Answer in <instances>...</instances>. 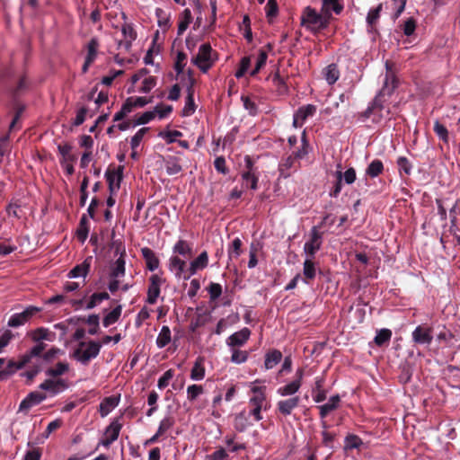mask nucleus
I'll use <instances>...</instances> for the list:
<instances>
[{
	"mask_svg": "<svg viewBox=\"0 0 460 460\" xmlns=\"http://www.w3.org/2000/svg\"><path fill=\"white\" fill-rule=\"evenodd\" d=\"M413 342L420 345H429L432 342V330L422 325L417 326L411 333Z\"/></svg>",
	"mask_w": 460,
	"mask_h": 460,
	"instance_id": "18",
	"label": "nucleus"
},
{
	"mask_svg": "<svg viewBox=\"0 0 460 460\" xmlns=\"http://www.w3.org/2000/svg\"><path fill=\"white\" fill-rule=\"evenodd\" d=\"M301 385L298 380H293L277 389V394L282 397L296 396V394L299 391Z\"/></svg>",
	"mask_w": 460,
	"mask_h": 460,
	"instance_id": "30",
	"label": "nucleus"
},
{
	"mask_svg": "<svg viewBox=\"0 0 460 460\" xmlns=\"http://www.w3.org/2000/svg\"><path fill=\"white\" fill-rule=\"evenodd\" d=\"M41 358L38 361L36 358H32V360L29 364H32V367L31 369L25 371L22 376L26 377L28 380H32L37 374L40 371V361ZM30 365H27L26 367H29Z\"/></svg>",
	"mask_w": 460,
	"mask_h": 460,
	"instance_id": "52",
	"label": "nucleus"
},
{
	"mask_svg": "<svg viewBox=\"0 0 460 460\" xmlns=\"http://www.w3.org/2000/svg\"><path fill=\"white\" fill-rule=\"evenodd\" d=\"M102 349V343L95 341H83L78 343L73 352L74 358L82 365H87L97 358Z\"/></svg>",
	"mask_w": 460,
	"mask_h": 460,
	"instance_id": "4",
	"label": "nucleus"
},
{
	"mask_svg": "<svg viewBox=\"0 0 460 460\" xmlns=\"http://www.w3.org/2000/svg\"><path fill=\"white\" fill-rule=\"evenodd\" d=\"M46 399V394L40 392H31L21 402L19 405V411H27L31 407L40 404Z\"/></svg>",
	"mask_w": 460,
	"mask_h": 460,
	"instance_id": "22",
	"label": "nucleus"
},
{
	"mask_svg": "<svg viewBox=\"0 0 460 460\" xmlns=\"http://www.w3.org/2000/svg\"><path fill=\"white\" fill-rule=\"evenodd\" d=\"M434 132L437 136L444 142L448 141V131L447 128L441 124L438 120H436L433 127Z\"/></svg>",
	"mask_w": 460,
	"mask_h": 460,
	"instance_id": "59",
	"label": "nucleus"
},
{
	"mask_svg": "<svg viewBox=\"0 0 460 460\" xmlns=\"http://www.w3.org/2000/svg\"><path fill=\"white\" fill-rule=\"evenodd\" d=\"M282 359V353L278 349H273L265 355L264 366L266 369H271Z\"/></svg>",
	"mask_w": 460,
	"mask_h": 460,
	"instance_id": "37",
	"label": "nucleus"
},
{
	"mask_svg": "<svg viewBox=\"0 0 460 460\" xmlns=\"http://www.w3.org/2000/svg\"><path fill=\"white\" fill-rule=\"evenodd\" d=\"M164 279L158 274H153L149 278V285L147 288L146 302L149 305H155L161 293V286L164 284Z\"/></svg>",
	"mask_w": 460,
	"mask_h": 460,
	"instance_id": "14",
	"label": "nucleus"
},
{
	"mask_svg": "<svg viewBox=\"0 0 460 460\" xmlns=\"http://www.w3.org/2000/svg\"><path fill=\"white\" fill-rule=\"evenodd\" d=\"M251 336V331L244 327L242 330L234 332L226 339V345L229 349H237L243 346Z\"/></svg>",
	"mask_w": 460,
	"mask_h": 460,
	"instance_id": "17",
	"label": "nucleus"
},
{
	"mask_svg": "<svg viewBox=\"0 0 460 460\" xmlns=\"http://www.w3.org/2000/svg\"><path fill=\"white\" fill-rule=\"evenodd\" d=\"M99 40L97 38H92L91 40L87 44V54L85 58L89 61H94L97 57V52L99 49Z\"/></svg>",
	"mask_w": 460,
	"mask_h": 460,
	"instance_id": "44",
	"label": "nucleus"
},
{
	"mask_svg": "<svg viewBox=\"0 0 460 460\" xmlns=\"http://www.w3.org/2000/svg\"><path fill=\"white\" fill-rule=\"evenodd\" d=\"M148 129V128H142L138 129L136 132V134L131 137L130 146L132 150H136L139 146L141 141L143 140L145 135L147 133Z\"/></svg>",
	"mask_w": 460,
	"mask_h": 460,
	"instance_id": "53",
	"label": "nucleus"
},
{
	"mask_svg": "<svg viewBox=\"0 0 460 460\" xmlns=\"http://www.w3.org/2000/svg\"><path fill=\"white\" fill-rule=\"evenodd\" d=\"M388 114L389 111L384 106L381 97L376 95L367 110L360 113L359 120L366 122L368 119H371L374 123H379L386 119Z\"/></svg>",
	"mask_w": 460,
	"mask_h": 460,
	"instance_id": "6",
	"label": "nucleus"
},
{
	"mask_svg": "<svg viewBox=\"0 0 460 460\" xmlns=\"http://www.w3.org/2000/svg\"><path fill=\"white\" fill-rule=\"evenodd\" d=\"M58 153L61 155L59 163L66 174L72 175L75 172L73 163L76 160V156L71 154L72 146L69 144L58 145Z\"/></svg>",
	"mask_w": 460,
	"mask_h": 460,
	"instance_id": "13",
	"label": "nucleus"
},
{
	"mask_svg": "<svg viewBox=\"0 0 460 460\" xmlns=\"http://www.w3.org/2000/svg\"><path fill=\"white\" fill-rule=\"evenodd\" d=\"M206 374L205 367L203 365V358H198L190 370V379L193 381H201L204 379Z\"/></svg>",
	"mask_w": 460,
	"mask_h": 460,
	"instance_id": "33",
	"label": "nucleus"
},
{
	"mask_svg": "<svg viewBox=\"0 0 460 460\" xmlns=\"http://www.w3.org/2000/svg\"><path fill=\"white\" fill-rule=\"evenodd\" d=\"M119 404V399L114 396L104 398L99 406V411L102 417H106Z\"/></svg>",
	"mask_w": 460,
	"mask_h": 460,
	"instance_id": "31",
	"label": "nucleus"
},
{
	"mask_svg": "<svg viewBox=\"0 0 460 460\" xmlns=\"http://www.w3.org/2000/svg\"><path fill=\"white\" fill-rule=\"evenodd\" d=\"M122 167L118 170L107 171L105 173L106 180L109 185L111 194H116L119 190L120 182L122 181Z\"/></svg>",
	"mask_w": 460,
	"mask_h": 460,
	"instance_id": "24",
	"label": "nucleus"
},
{
	"mask_svg": "<svg viewBox=\"0 0 460 460\" xmlns=\"http://www.w3.org/2000/svg\"><path fill=\"white\" fill-rule=\"evenodd\" d=\"M322 12L331 20L332 13L340 14L343 10L341 0H322Z\"/></svg>",
	"mask_w": 460,
	"mask_h": 460,
	"instance_id": "26",
	"label": "nucleus"
},
{
	"mask_svg": "<svg viewBox=\"0 0 460 460\" xmlns=\"http://www.w3.org/2000/svg\"><path fill=\"white\" fill-rule=\"evenodd\" d=\"M33 341L37 342L27 353L22 355L18 361L12 363L17 369L25 367L32 360L36 358L38 361L40 359V355L46 348V344L43 341H52L55 338V333L50 332L49 329L40 327L34 330L31 334Z\"/></svg>",
	"mask_w": 460,
	"mask_h": 460,
	"instance_id": "2",
	"label": "nucleus"
},
{
	"mask_svg": "<svg viewBox=\"0 0 460 460\" xmlns=\"http://www.w3.org/2000/svg\"><path fill=\"white\" fill-rule=\"evenodd\" d=\"M384 171L383 162L379 159H374L367 167L365 171L366 176L376 178Z\"/></svg>",
	"mask_w": 460,
	"mask_h": 460,
	"instance_id": "38",
	"label": "nucleus"
},
{
	"mask_svg": "<svg viewBox=\"0 0 460 460\" xmlns=\"http://www.w3.org/2000/svg\"><path fill=\"white\" fill-rule=\"evenodd\" d=\"M265 387L257 386L254 384L251 386L252 395L249 399V405L252 407L250 415L254 418V420L260 421L262 420L261 410H267Z\"/></svg>",
	"mask_w": 460,
	"mask_h": 460,
	"instance_id": "5",
	"label": "nucleus"
},
{
	"mask_svg": "<svg viewBox=\"0 0 460 460\" xmlns=\"http://www.w3.org/2000/svg\"><path fill=\"white\" fill-rule=\"evenodd\" d=\"M133 104H132V98H128L125 103H123L121 109L115 113L113 117L114 121H119L122 119H124L128 114H129L132 111Z\"/></svg>",
	"mask_w": 460,
	"mask_h": 460,
	"instance_id": "45",
	"label": "nucleus"
},
{
	"mask_svg": "<svg viewBox=\"0 0 460 460\" xmlns=\"http://www.w3.org/2000/svg\"><path fill=\"white\" fill-rule=\"evenodd\" d=\"M362 444V439L356 435H349L345 438V448L347 449L359 448Z\"/></svg>",
	"mask_w": 460,
	"mask_h": 460,
	"instance_id": "58",
	"label": "nucleus"
},
{
	"mask_svg": "<svg viewBox=\"0 0 460 460\" xmlns=\"http://www.w3.org/2000/svg\"><path fill=\"white\" fill-rule=\"evenodd\" d=\"M209 298L211 301H215L222 295V287L218 283L211 282L208 288Z\"/></svg>",
	"mask_w": 460,
	"mask_h": 460,
	"instance_id": "64",
	"label": "nucleus"
},
{
	"mask_svg": "<svg viewBox=\"0 0 460 460\" xmlns=\"http://www.w3.org/2000/svg\"><path fill=\"white\" fill-rule=\"evenodd\" d=\"M203 394L204 389L200 385H190L187 387V399L191 402Z\"/></svg>",
	"mask_w": 460,
	"mask_h": 460,
	"instance_id": "47",
	"label": "nucleus"
},
{
	"mask_svg": "<svg viewBox=\"0 0 460 460\" xmlns=\"http://www.w3.org/2000/svg\"><path fill=\"white\" fill-rule=\"evenodd\" d=\"M120 429V423L118 421H112L106 428L105 432L103 434V438L99 442V445L106 448L110 447V446L118 439Z\"/></svg>",
	"mask_w": 460,
	"mask_h": 460,
	"instance_id": "16",
	"label": "nucleus"
},
{
	"mask_svg": "<svg viewBox=\"0 0 460 460\" xmlns=\"http://www.w3.org/2000/svg\"><path fill=\"white\" fill-rule=\"evenodd\" d=\"M301 402L299 396H292L277 402V410L283 416H288L296 409Z\"/></svg>",
	"mask_w": 460,
	"mask_h": 460,
	"instance_id": "19",
	"label": "nucleus"
},
{
	"mask_svg": "<svg viewBox=\"0 0 460 460\" xmlns=\"http://www.w3.org/2000/svg\"><path fill=\"white\" fill-rule=\"evenodd\" d=\"M187 64V55L182 51H178L174 64V70L177 74H181L184 71Z\"/></svg>",
	"mask_w": 460,
	"mask_h": 460,
	"instance_id": "54",
	"label": "nucleus"
},
{
	"mask_svg": "<svg viewBox=\"0 0 460 460\" xmlns=\"http://www.w3.org/2000/svg\"><path fill=\"white\" fill-rule=\"evenodd\" d=\"M241 246L242 241L240 238L236 237L233 240L231 245L228 248V256L232 259H236L241 254Z\"/></svg>",
	"mask_w": 460,
	"mask_h": 460,
	"instance_id": "50",
	"label": "nucleus"
},
{
	"mask_svg": "<svg viewBox=\"0 0 460 460\" xmlns=\"http://www.w3.org/2000/svg\"><path fill=\"white\" fill-rule=\"evenodd\" d=\"M110 296L107 292L93 293L85 304L84 309L91 310L99 305L102 301L108 300Z\"/></svg>",
	"mask_w": 460,
	"mask_h": 460,
	"instance_id": "36",
	"label": "nucleus"
},
{
	"mask_svg": "<svg viewBox=\"0 0 460 460\" xmlns=\"http://www.w3.org/2000/svg\"><path fill=\"white\" fill-rule=\"evenodd\" d=\"M125 265L124 253L121 252L120 256L111 265L108 288L111 293H115L119 288L120 279L124 278L126 273Z\"/></svg>",
	"mask_w": 460,
	"mask_h": 460,
	"instance_id": "7",
	"label": "nucleus"
},
{
	"mask_svg": "<svg viewBox=\"0 0 460 460\" xmlns=\"http://www.w3.org/2000/svg\"><path fill=\"white\" fill-rule=\"evenodd\" d=\"M244 161L245 170L241 173L243 186L256 190L258 189L260 172L258 169L253 166L250 156H245Z\"/></svg>",
	"mask_w": 460,
	"mask_h": 460,
	"instance_id": "8",
	"label": "nucleus"
},
{
	"mask_svg": "<svg viewBox=\"0 0 460 460\" xmlns=\"http://www.w3.org/2000/svg\"><path fill=\"white\" fill-rule=\"evenodd\" d=\"M141 253L143 258L145 259L146 268L150 271H155L159 268L160 261L155 252L148 247H145L141 249Z\"/></svg>",
	"mask_w": 460,
	"mask_h": 460,
	"instance_id": "28",
	"label": "nucleus"
},
{
	"mask_svg": "<svg viewBox=\"0 0 460 460\" xmlns=\"http://www.w3.org/2000/svg\"><path fill=\"white\" fill-rule=\"evenodd\" d=\"M381 10H382V4H380L376 7L371 8L368 11L367 15V22L369 26L374 25L377 22V20L380 17Z\"/></svg>",
	"mask_w": 460,
	"mask_h": 460,
	"instance_id": "57",
	"label": "nucleus"
},
{
	"mask_svg": "<svg viewBox=\"0 0 460 460\" xmlns=\"http://www.w3.org/2000/svg\"><path fill=\"white\" fill-rule=\"evenodd\" d=\"M172 256L190 258L193 254L192 246L186 240H178L172 247Z\"/></svg>",
	"mask_w": 460,
	"mask_h": 460,
	"instance_id": "27",
	"label": "nucleus"
},
{
	"mask_svg": "<svg viewBox=\"0 0 460 460\" xmlns=\"http://www.w3.org/2000/svg\"><path fill=\"white\" fill-rule=\"evenodd\" d=\"M208 254L203 251L192 260L189 265L181 257L171 256L168 261V270L173 274L175 279L179 280H188L199 271L203 270L208 265Z\"/></svg>",
	"mask_w": 460,
	"mask_h": 460,
	"instance_id": "1",
	"label": "nucleus"
},
{
	"mask_svg": "<svg viewBox=\"0 0 460 460\" xmlns=\"http://www.w3.org/2000/svg\"><path fill=\"white\" fill-rule=\"evenodd\" d=\"M122 312V306L120 305H117L111 312H109L102 320V324L104 327H109L111 324H114L120 317Z\"/></svg>",
	"mask_w": 460,
	"mask_h": 460,
	"instance_id": "41",
	"label": "nucleus"
},
{
	"mask_svg": "<svg viewBox=\"0 0 460 460\" xmlns=\"http://www.w3.org/2000/svg\"><path fill=\"white\" fill-rule=\"evenodd\" d=\"M386 68L388 69V64L386 63ZM396 87V80L394 75L389 72L388 70L385 73V79H384V85L382 89L380 90L377 96L383 97L385 95H391V93L394 92V90Z\"/></svg>",
	"mask_w": 460,
	"mask_h": 460,
	"instance_id": "29",
	"label": "nucleus"
},
{
	"mask_svg": "<svg viewBox=\"0 0 460 460\" xmlns=\"http://www.w3.org/2000/svg\"><path fill=\"white\" fill-rule=\"evenodd\" d=\"M299 167L297 159L290 155L283 159L279 164V176L288 178L291 175L292 172H295Z\"/></svg>",
	"mask_w": 460,
	"mask_h": 460,
	"instance_id": "20",
	"label": "nucleus"
},
{
	"mask_svg": "<svg viewBox=\"0 0 460 460\" xmlns=\"http://www.w3.org/2000/svg\"><path fill=\"white\" fill-rule=\"evenodd\" d=\"M231 351V362L240 365L247 361L249 352L238 349H229Z\"/></svg>",
	"mask_w": 460,
	"mask_h": 460,
	"instance_id": "43",
	"label": "nucleus"
},
{
	"mask_svg": "<svg viewBox=\"0 0 460 460\" xmlns=\"http://www.w3.org/2000/svg\"><path fill=\"white\" fill-rule=\"evenodd\" d=\"M316 112V107L313 104H307L300 107L294 114L293 124L295 127H301L305 119L312 117Z\"/></svg>",
	"mask_w": 460,
	"mask_h": 460,
	"instance_id": "25",
	"label": "nucleus"
},
{
	"mask_svg": "<svg viewBox=\"0 0 460 460\" xmlns=\"http://www.w3.org/2000/svg\"><path fill=\"white\" fill-rule=\"evenodd\" d=\"M69 370V364L64 361L58 362L54 367L46 369L45 374L49 377L59 378Z\"/></svg>",
	"mask_w": 460,
	"mask_h": 460,
	"instance_id": "32",
	"label": "nucleus"
},
{
	"mask_svg": "<svg viewBox=\"0 0 460 460\" xmlns=\"http://www.w3.org/2000/svg\"><path fill=\"white\" fill-rule=\"evenodd\" d=\"M86 323L91 326L88 330V333L95 335L99 332L100 317L98 314H90L86 319Z\"/></svg>",
	"mask_w": 460,
	"mask_h": 460,
	"instance_id": "55",
	"label": "nucleus"
},
{
	"mask_svg": "<svg viewBox=\"0 0 460 460\" xmlns=\"http://www.w3.org/2000/svg\"><path fill=\"white\" fill-rule=\"evenodd\" d=\"M93 257H86L83 262L75 265L68 273V279H78V278H85L91 269V265L93 262Z\"/></svg>",
	"mask_w": 460,
	"mask_h": 460,
	"instance_id": "23",
	"label": "nucleus"
},
{
	"mask_svg": "<svg viewBox=\"0 0 460 460\" xmlns=\"http://www.w3.org/2000/svg\"><path fill=\"white\" fill-rule=\"evenodd\" d=\"M174 425V420L172 416L167 415L162 419L158 427V433L164 434Z\"/></svg>",
	"mask_w": 460,
	"mask_h": 460,
	"instance_id": "63",
	"label": "nucleus"
},
{
	"mask_svg": "<svg viewBox=\"0 0 460 460\" xmlns=\"http://www.w3.org/2000/svg\"><path fill=\"white\" fill-rule=\"evenodd\" d=\"M121 33L123 40L118 41V49L128 52L132 47V42L137 39V32L131 23L124 22Z\"/></svg>",
	"mask_w": 460,
	"mask_h": 460,
	"instance_id": "15",
	"label": "nucleus"
},
{
	"mask_svg": "<svg viewBox=\"0 0 460 460\" xmlns=\"http://www.w3.org/2000/svg\"><path fill=\"white\" fill-rule=\"evenodd\" d=\"M164 167L168 175H174L181 172V160L176 156H170L164 162Z\"/></svg>",
	"mask_w": 460,
	"mask_h": 460,
	"instance_id": "34",
	"label": "nucleus"
},
{
	"mask_svg": "<svg viewBox=\"0 0 460 460\" xmlns=\"http://www.w3.org/2000/svg\"><path fill=\"white\" fill-rule=\"evenodd\" d=\"M330 20L321 11L318 13L311 6H306L301 15V24L314 33H317L329 26Z\"/></svg>",
	"mask_w": 460,
	"mask_h": 460,
	"instance_id": "3",
	"label": "nucleus"
},
{
	"mask_svg": "<svg viewBox=\"0 0 460 460\" xmlns=\"http://www.w3.org/2000/svg\"><path fill=\"white\" fill-rule=\"evenodd\" d=\"M251 66V57H243L240 61V66L235 72L234 75L236 78L243 77L245 73L249 70Z\"/></svg>",
	"mask_w": 460,
	"mask_h": 460,
	"instance_id": "61",
	"label": "nucleus"
},
{
	"mask_svg": "<svg viewBox=\"0 0 460 460\" xmlns=\"http://www.w3.org/2000/svg\"><path fill=\"white\" fill-rule=\"evenodd\" d=\"M68 386V382L66 379L49 377L42 382L39 387L48 392L50 396H55L66 391Z\"/></svg>",
	"mask_w": 460,
	"mask_h": 460,
	"instance_id": "12",
	"label": "nucleus"
},
{
	"mask_svg": "<svg viewBox=\"0 0 460 460\" xmlns=\"http://www.w3.org/2000/svg\"><path fill=\"white\" fill-rule=\"evenodd\" d=\"M397 166L399 170V173L402 175V173L406 175H410L412 170L411 163L405 156H400L397 159Z\"/></svg>",
	"mask_w": 460,
	"mask_h": 460,
	"instance_id": "46",
	"label": "nucleus"
},
{
	"mask_svg": "<svg viewBox=\"0 0 460 460\" xmlns=\"http://www.w3.org/2000/svg\"><path fill=\"white\" fill-rule=\"evenodd\" d=\"M172 111V107L171 105H164L158 104L153 110L155 112V118L158 117L159 119L166 118Z\"/></svg>",
	"mask_w": 460,
	"mask_h": 460,
	"instance_id": "60",
	"label": "nucleus"
},
{
	"mask_svg": "<svg viewBox=\"0 0 460 460\" xmlns=\"http://www.w3.org/2000/svg\"><path fill=\"white\" fill-rule=\"evenodd\" d=\"M171 330L168 326L164 325L161 328L160 332L158 333V336L156 338V346L159 349H163L171 342Z\"/></svg>",
	"mask_w": 460,
	"mask_h": 460,
	"instance_id": "40",
	"label": "nucleus"
},
{
	"mask_svg": "<svg viewBox=\"0 0 460 460\" xmlns=\"http://www.w3.org/2000/svg\"><path fill=\"white\" fill-rule=\"evenodd\" d=\"M234 426V429L239 432H243L247 429L249 424L243 412H241L235 416Z\"/></svg>",
	"mask_w": 460,
	"mask_h": 460,
	"instance_id": "62",
	"label": "nucleus"
},
{
	"mask_svg": "<svg viewBox=\"0 0 460 460\" xmlns=\"http://www.w3.org/2000/svg\"><path fill=\"white\" fill-rule=\"evenodd\" d=\"M323 74L324 78L329 84H335L340 77V72L338 66L335 64H331L327 66L324 69Z\"/></svg>",
	"mask_w": 460,
	"mask_h": 460,
	"instance_id": "42",
	"label": "nucleus"
},
{
	"mask_svg": "<svg viewBox=\"0 0 460 460\" xmlns=\"http://www.w3.org/2000/svg\"><path fill=\"white\" fill-rule=\"evenodd\" d=\"M391 337L392 332L389 329H381L376 332L374 341L377 346H382L389 341Z\"/></svg>",
	"mask_w": 460,
	"mask_h": 460,
	"instance_id": "49",
	"label": "nucleus"
},
{
	"mask_svg": "<svg viewBox=\"0 0 460 460\" xmlns=\"http://www.w3.org/2000/svg\"><path fill=\"white\" fill-rule=\"evenodd\" d=\"M314 258L305 257V260L304 261L303 274H304L305 279H306L312 280L316 276L317 269H316L315 263L314 262Z\"/></svg>",
	"mask_w": 460,
	"mask_h": 460,
	"instance_id": "39",
	"label": "nucleus"
},
{
	"mask_svg": "<svg viewBox=\"0 0 460 460\" xmlns=\"http://www.w3.org/2000/svg\"><path fill=\"white\" fill-rule=\"evenodd\" d=\"M268 58V54L265 50L260 49L259 55L256 59L255 67L251 71V75H255L265 66Z\"/></svg>",
	"mask_w": 460,
	"mask_h": 460,
	"instance_id": "48",
	"label": "nucleus"
},
{
	"mask_svg": "<svg viewBox=\"0 0 460 460\" xmlns=\"http://www.w3.org/2000/svg\"><path fill=\"white\" fill-rule=\"evenodd\" d=\"M196 107L192 93L189 92L185 100V104L182 109L183 116H190L195 112Z\"/></svg>",
	"mask_w": 460,
	"mask_h": 460,
	"instance_id": "51",
	"label": "nucleus"
},
{
	"mask_svg": "<svg viewBox=\"0 0 460 460\" xmlns=\"http://www.w3.org/2000/svg\"><path fill=\"white\" fill-rule=\"evenodd\" d=\"M192 63L196 65L203 73L213 66L214 58L212 57V49L208 43H204L199 48L196 57L192 58Z\"/></svg>",
	"mask_w": 460,
	"mask_h": 460,
	"instance_id": "9",
	"label": "nucleus"
},
{
	"mask_svg": "<svg viewBox=\"0 0 460 460\" xmlns=\"http://www.w3.org/2000/svg\"><path fill=\"white\" fill-rule=\"evenodd\" d=\"M339 170L336 171V178L337 180H341L346 184L350 185L355 182L357 175L356 171L353 167H349L344 172H342L340 168L341 164L338 165Z\"/></svg>",
	"mask_w": 460,
	"mask_h": 460,
	"instance_id": "35",
	"label": "nucleus"
},
{
	"mask_svg": "<svg viewBox=\"0 0 460 460\" xmlns=\"http://www.w3.org/2000/svg\"><path fill=\"white\" fill-rule=\"evenodd\" d=\"M41 308L35 305L27 306L22 312L13 314L8 320V326L17 328L30 322L32 317L41 312Z\"/></svg>",
	"mask_w": 460,
	"mask_h": 460,
	"instance_id": "11",
	"label": "nucleus"
},
{
	"mask_svg": "<svg viewBox=\"0 0 460 460\" xmlns=\"http://www.w3.org/2000/svg\"><path fill=\"white\" fill-rule=\"evenodd\" d=\"M340 402L341 397L338 394H335L331 396L326 403L318 406L321 419L323 420L331 411L338 409ZM322 427L324 429H327L328 426L326 421L322 420Z\"/></svg>",
	"mask_w": 460,
	"mask_h": 460,
	"instance_id": "21",
	"label": "nucleus"
},
{
	"mask_svg": "<svg viewBox=\"0 0 460 460\" xmlns=\"http://www.w3.org/2000/svg\"><path fill=\"white\" fill-rule=\"evenodd\" d=\"M173 376H174V371L172 369L166 370L163 374V376L158 379L157 387L160 390L164 389L165 387H167L169 385V383L173 378Z\"/></svg>",
	"mask_w": 460,
	"mask_h": 460,
	"instance_id": "56",
	"label": "nucleus"
},
{
	"mask_svg": "<svg viewBox=\"0 0 460 460\" xmlns=\"http://www.w3.org/2000/svg\"><path fill=\"white\" fill-rule=\"evenodd\" d=\"M321 226H313L310 230L309 239L304 244V252L305 257L314 258L315 253L321 249L323 244V233L320 232Z\"/></svg>",
	"mask_w": 460,
	"mask_h": 460,
	"instance_id": "10",
	"label": "nucleus"
}]
</instances>
